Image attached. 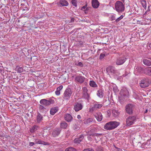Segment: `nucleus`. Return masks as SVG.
<instances>
[{
    "label": "nucleus",
    "instance_id": "obj_28",
    "mask_svg": "<svg viewBox=\"0 0 151 151\" xmlns=\"http://www.w3.org/2000/svg\"><path fill=\"white\" fill-rule=\"evenodd\" d=\"M112 113L114 116L116 117L119 114L120 112L117 109H114L112 110Z\"/></svg>",
    "mask_w": 151,
    "mask_h": 151
},
{
    "label": "nucleus",
    "instance_id": "obj_31",
    "mask_svg": "<svg viewBox=\"0 0 151 151\" xmlns=\"http://www.w3.org/2000/svg\"><path fill=\"white\" fill-rule=\"evenodd\" d=\"M89 85L93 87H97L98 86L96 83L93 81H90Z\"/></svg>",
    "mask_w": 151,
    "mask_h": 151
},
{
    "label": "nucleus",
    "instance_id": "obj_60",
    "mask_svg": "<svg viewBox=\"0 0 151 151\" xmlns=\"http://www.w3.org/2000/svg\"><path fill=\"white\" fill-rule=\"evenodd\" d=\"M144 1V2L145 3V1Z\"/></svg>",
    "mask_w": 151,
    "mask_h": 151
},
{
    "label": "nucleus",
    "instance_id": "obj_8",
    "mask_svg": "<svg viewBox=\"0 0 151 151\" xmlns=\"http://www.w3.org/2000/svg\"><path fill=\"white\" fill-rule=\"evenodd\" d=\"M40 103L42 105L47 106L52 104V101L48 100L45 99H42L40 101Z\"/></svg>",
    "mask_w": 151,
    "mask_h": 151
},
{
    "label": "nucleus",
    "instance_id": "obj_37",
    "mask_svg": "<svg viewBox=\"0 0 151 151\" xmlns=\"http://www.w3.org/2000/svg\"><path fill=\"white\" fill-rule=\"evenodd\" d=\"M83 93H87L88 90L87 88L86 87H84L82 88Z\"/></svg>",
    "mask_w": 151,
    "mask_h": 151
},
{
    "label": "nucleus",
    "instance_id": "obj_12",
    "mask_svg": "<svg viewBox=\"0 0 151 151\" xmlns=\"http://www.w3.org/2000/svg\"><path fill=\"white\" fill-rule=\"evenodd\" d=\"M85 78L81 76H76L75 78V81L76 82H78L80 83H83Z\"/></svg>",
    "mask_w": 151,
    "mask_h": 151
},
{
    "label": "nucleus",
    "instance_id": "obj_45",
    "mask_svg": "<svg viewBox=\"0 0 151 151\" xmlns=\"http://www.w3.org/2000/svg\"><path fill=\"white\" fill-rule=\"evenodd\" d=\"M77 65L80 66L81 67H83V63L81 62H79L78 63Z\"/></svg>",
    "mask_w": 151,
    "mask_h": 151
},
{
    "label": "nucleus",
    "instance_id": "obj_39",
    "mask_svg": "<svg viewBox=\"0 0 151 151\" xmlns=\"http://www.w3.org/2000/svg\"><path fill=\"white\" fill-rule=\"evenodd\" d=\"M123 17V16L122 15H121L120 17L116 19V21L117 22L119 21L120 20L122 19Z\"/></svg>",
    "mask_w": 151,
    "mask_h": 151
},
{
    "label": "nucleus",
    "instance_id": "obj_56",
    "mask_svg": "<svg viewBox=\"0 0 151 151\" xmlns=\"http://www.w3.org/2000/svg\"><path fill=\"white\" fill-rule=\"evenodd\" d=\"M149 47L151 48V43H150L148 45Z\"/></svg>",
    "mask_w": 151,
    "mask_h": 151
},
{
    "label": "nucleus",
    "instance_id": "obj_58",
    "mask_svg": "<svg viewBox=\"0 0 151 151\" xmlns=\"http://www.w3.org/2000/svg\"><path fill=\"white\" fill-rule=\"evenodd\" d=\"M71 20H72V21H74V18H72V19H71Z\"/></svg>",
    "mask_w": 151,
    "mask_h": 151
},
{
    "label": "nucleus",
    "instance_id": "obj_46",
    "mask_svg": "<svg viewBox=\"0 0 151 151\" xmlns=\"http://www.w3.org/2000/svg\"><path fill=\"white\" fill-rule=\"evenodd\" d=\"M35 144L34 142H30L29 144V146L30 147H32Z\"/></svg>",
    "mask_w": 151,
    "mask_h": 151
},
{
    "label": "nucleus",
    "instance_id": "obj_30",
    "mask_svg": "<svg viewBox=\"0 0 151 151\" xmlns=\"http://www.w3.org/2000/svg\"><path fill=\"white\" fill-rule=\"evenodd\" d=\"M67 123L65 122H63L60 123V127L63 129H66L68 127Z\"/></svg>",
    "mask_w": 151,
    "mask_h": 151
},
{
    "label": "nucleus",
    "instance_id": "obj_19",
    "mask_svg": "<svg viewBox=\"0 0 151 151\" xmlns=\"http://www.w3.org/2000/svg\"><path fill=\"white\" fill-rule=\"evenodd\" d=\"M110 122L111 124L112 129L117 127L120 124V123L119 122L116 121H111Z\"/></svg>",
    "mask_w": 151,
    "mask_h": 151
},
{
    "label": "nucleus",
    "instance_id": "obj_29",
    "mask_svg": "<svg viewBox=\"0 0 151 151\" xmlns=\"http://www.w3.org/2000/svg\"><path fill=\"white\" fill-rule=\"evenodd\" d=\"M93 119L91 118H88L85 120L84 123L86 124H89L92 122Z\"/></svg>",
    "mask_w": 151,
    "mask_h": 151
},
{
    "label": "nucleus",
    "instance_id": "obj_33",
    "mask_svg": "<svg viewBox=\"0 0 151 151\" xmlns=\"http://www.w3.org/2000/svg\"><path fill=\"white\" fill-rule=\"evenodd\" d=\"M42 116L39 113L38 114L37 117V120L38 122H40L42 119Z\"/></svg>",
    "mask_w": 151,
    "mask_h": 151
},
{
    "label": "nucleus",
    "instance_id": "obj_1",
    "mask_svg": "<svg viewBox=\"0 0 151 151\" xmlns=\"http://www.w3.org/2000/svg\"><path fill=\"white\" fill-rule=\"evenodd\" d=\"M137 117L135 116H129L126 119V126H130L134 124L137 121Z\"/></svg>",
    "mask_w": 151,
    "mask_h": 151
},
{
    "label": "nucleus",
    "instance_id": "obj_36",
    "mask_svg": "<svg viewBox=\"0 0 151 151\" xmlns=\"http://www.w3.org/2000/svg\"><path fill=\"white\" fill-rule=\"evenodd\" d=\"M71 3L73 6L75 7L77 6V4L76 0H72L71 1Z\"/></svg>",
    "mask_w": 151,
    "mask_h": 151
},
{
    "label": "nucleus",
    "instance_id": "obj_20",
    "mask_svg": "<svg viewBox=\"0 0 151 151\" xmlns=\"http://www.w3.org/2000/svg\"><path fill=\"white\" fill-rule=\"evenodd\" d=\"M104 128L107 130H111L112 129L110 122L106 123L104 126Z\"/></svg>",
    "mask_w": 151,
    "mask_h": 151
},
{
    "label": "nucleus",
    "instance_id": "obj_51",
    "mask_svg": "<svg viewBox=\"0 0 151 151\" xmlns=\"http://www.w3.org/2000/svg\"><path fill=\"white\" fill-rule=\"evenodd\" d=\"M39 108L41 109H43V108H44V107L43 106H42V105H40V106Z\"/></svg>",
    "mask_w": 151,
    "mask_h": 151
},
{
    "label": "nucleus",
    "instance_id": "obj_35",
    "mask_svg": "<svg viewBox=\"0 0 151 151\" xmlns=\"http://www.w3.org/2000/svg\"><path fill=\"white\" fill-rule=\"evenodd\" d=\"M65 151H76V150L74 148L70 147L66 148Z\"/></svg>",
    "mask_w": 151,
    "mask_h": 151
},
{
    "label": "nucleus",
    "instance_id": "obj_21",
    "mask_svg": "<svg viewBox=\"0 0 151 151\" xmlns=\"http://www.w3.org/2000/svg\"><path fill=\"white\" fill-rule=\"evenodd\" d=\"M106 71L109 73L113 74L115 73L114 68L113 67L109 66L107 68Z\"/></svg>",
    "mask_w": 151,
    "mask_h": 151
},
{
    "label": "nucleus",
    "instance_id": "obj_11",
    "mask_svg": "<svg viewBox=\"0 0 151 151\" xmlns=\"http://www.w3.org/2000/svg\"><path fill=\"white\" fill-rule=\"evenodd\" d=\"M139 85L142 88L147 87L149 86L148 82L146 79L141 80Z\"/></svg>",
    "mask_w": 151,
    "mask_h": 151
},
{
    "label": "nucleus",
    "instance_id": "obj_16",
    "mask_svg": "<svg viewBox=\"0 0 151 151\" xmlns=\"http://www.w3.org/2000/svg\"><path fill=\"white\" fill-rule=\"evenodd\" d=\"M61 131L60 128H57L54 130L52 133V135L54 137H55L59 135Z\"/></svg>",
    "mask_w": 151,
    "mask_h": 151
},
{
    "label": "nucleus",
    "instance_id": "obj_7",
    "mask_svg": "<svg viewBox=\"0 0 151 151\" xmlns=\"http://www.w3.org/2000/svg\"><path fill=\"white\" fill-rule=\"evenodd\" d=\"M83 107V105L80 103L76 102L74 105V109L76 111L81 110Z\"/></svg>",
    "mask_w": 151,
    "mask_h": 151
},
{
    "label": "nucleus",
    "instance_id": "obj_59",
    "mask_svg": "<svg viewBox=\"0 0 151 151\" xmlns=\"http://www.w3.org/2000/svg\"><path fill=\"white\" fill-rule=\"evenodd\" d=\"M98 134H95V135H96V136H97Z\"/></svg>",
    "mask_w": 151,
    "mask_h": 151
},
{
    "label": "nucleus",
    "instance_id": "obj_26",
    "mask_svg": "<svg viewBox=\"0 0 151 151\" xmlns=\"http://www.w3.org/2000/svg\"><path fill=\"white\" fill-rule=\"evenodd\" d=\"M143 62V63L146 65L150 66L151 65V60L148 59H144Z\"/></svg>",
    "mask_w": 151,
    "mask_h": 151
},
{
    "label": "nucleus",
    "instance_id": "obj_57",
    "mask_svg": "<svg viewBox=\"0 0 151 151\" xmlns=\"http://www.w3.org/2000/svg\"><path fill=\"white\" fill-rule=\"evenodd\" d=\"M147 109H146V110H145V113H147Z\"/></svg>",
    "mask_w": 151,
    "mask_h": 151
},
{
    "label": "nucleus",
    "instance_id": "obj_2",
    "mask_svg": "<svg viewBox=\"0 0 151 151\" xmlns=\"http://www.w3.org/2000/svg\"><path fill=\"white\" fill-rule=\"evenodd\" d=\"M115 10L118 12H122L124 9V6L123 4L121 1H117L115 5Z\"/></svg>",
    "mask_w": 151,
    "mask_h": 151
},
{
    "label": "nucleus",
    "instance_id": "obj_10",
    "mask_svg": "<svg viewBox=\"0 0 151 151\" xmlns=\"http://www.w3.org/2000/svg\"><path fill=\"white\" fill-rule=\"evenodd\" d=\"M102 106V104H99L98 102H96L94 104L92 108H90L89 111L90 112L93 111L94 110L100 109Z\"/></svg>",
    "mask_w": 151,
    "mask_h": 151
},
{
    "label": "nucleus",
    "instance_id": "obj_49",
    "mask_svg": "<svg viewBox=\"0 0 151 151\" xmlns=\"http://www.w3.org/2000/svg\"><path fill=\"white\" fill-rule=\"evenodd\" d=\"M128 73H127L126 71H125V74H123V75H122V76L124 77H125V76H127L128 75Z\"/></svg>",
    "mask_w": 151,
    "mask_h": 151
},
{
    "label": "nucleus",
    "instance_id": "obj_40",
    "mask_svg": "<svg viewBox=\"0 0 151 151\" xmlns=\"http://www.w3.org/2000/svg\"><path fill=\"white\" fill-rule=\"evenodd\" d=\"M149 10H149L148 11V10L147 11L145 12V14H143V17H144V18L145 19H147L146 17V15L147 14V13L148 12V11H149Z\"/></svg>",
    "mask_w": 151,
    "mask_h": 151
},
{
    "label": "nucleus",
    "instance_id": "obj_13",
    "mask_svg": "<svg viewBox=\"0 0 151 151\" xmlns=\"http://www.w3.org/2000/svg\"><path fill=\"white\" fill-rule=\"evenodd\" d=\"M94 116L98 121L101 122L102 120V115L100 112L96 113L94 115Z\"/></svg>",
    "mask_w": 151,
    "mask_h": 151
},
{
    "label": "nucleus",
    "instance_id": "obj_24",
    "mask_svg": "<svg viewBox=\"0 0 151 151\" xmlns=\"http://www.w3.org/2000/svg\"><path fill=\"white\" fill-rule=\"evenodd\" d=\"M144 73L148 75L151 76V67L144 69Z\"/></svg>",
    "mask_w": 151,
    "mask_h": 151
},
{
    "label": "nucleus",
    "instance_id": "obj_9",
    "mask_svg": "<svg viewBox=\"0 0 151 151\" xmlns=\"http://www.w3.org/2000/svg\"><path fill=\"white\" fill-rule=\"evenodd\" d=\"M120 94L122 96L128 97L129 96V92L126 88H123L121 89L120 92Z\"/></svg>",
    "mask_w": 151,
    "mask_h": 151
},
{
    "label": "nucleus",
    "instance_id": "obj_14",
    "mask_svg": "<svg viewBox=\"0 0 151 151\" xmlns=\"http://www.w3.org/2000/svg\"><path fill=\"white\" fill-rule=\"evenodd\" d=\"M34 140L35 142V144H39L43 145H49V143L47 142H45L42 141L40 139H34Z\"/></svg>",
    "mask_w": 151,
    "mask_h": 151
},
{
    "label": "nucleus",
    "instance_id": "obj_34",
    "mask_svg": "<svg viewBox=\"0 0 151 151\" xmlns=\"http://www.w3.org/2000/svg\"><path fill=\"white\" fill-rule=\"evenodd\" d=\"M83 98L88 100L89 99V97L87 92L83 93Z\"/></svg>",
    "mask_w": 151,
    "mask_h": 151
},
{
    "label": "nucleus",
    "instance_id": "obj_15",
    "mask_svg": "<svg viewBox=\"0 0 151 151\" xmlns=\"http://www.w3.org/2000/svg\"><path fill=\"white\" fill-rule=\"evenodd\" d=\"M92 7L95 9L97 8L99 5V2L98 0H92L91 1Z\"/></svg>",
    "mask_w": 151,
    "mask_h": 151
},
{
    "label": "nucleus",
    "instance_id": "obj_61",
    "mask_svg": "<svg viewBox=\"0 0 151 151\" xmlns=\"http://www.w3.org/2000/svg\"><path fill=\"white\" fill-rule=\"evenodd\" d=\"M0 137H2V136L0 135Z\"/></svg>",
    "mask_w": 151,
    "mask_h": 151
},
{
    "label": "nucleus",
    "instance_id": "obj_43",
    "mask_svg": "<svg viewBox=\"0 0 151 151\" xmlns=\"http://www.w3.org/2000/svg\"><path fill=\"white\" fill-rule=\"evenodd\" d=\"M105 56V55L104 54L101 53L100 54L99 56V58L100 59H103Z\"/></svg>",
    "mask_w": 151,
    "mask_h": 151
},
{
    "label": "nucleus",
    "instance_id": "obj_18",
    "mask_svg": "<svg viewBox=\"0 0 151 151\" xmlns=\"http://www.w3.org/2000/svg\"><path fill=\"white\" fill-rule=\"evenodd\" d=\"M72 118L71 116L68 114H66L64 116L65 119L68 122L71 121L72 120Z\"/></svg>",
    "mask_w": 151,
    "mask_h": 151
},
{
    "label": "nucleus",
    "instance_id": "obj_53",
    "mask_svg": "<svg viewBox=\"0 0 151 151\" xmlns=\"http://www.w3.org/2000/svg\"><path fill=\"white\" fill-rule=\"evenodd\" d=\"M117 151H122V150L119 148H117Z\"/></svg>",
    "mask_w": 151,
    "mask_h": 151
},
{
    "label": "nucleus",
    "instance_id": "obj_17",
    "mask_svg": "<svg viewBox=\"0 0 151 151\" xmlns=\"http://www.w3.org/2000/svg\"><path fill=\"white\" fill-rule=\"evenodd\" d=\"M84 137L82 134H81L78 138H75L74 140L75 143L79 144L83 140V139Z\"/></svg>",
    "mask_w": 151,
    "mask_h": 151
},
{
    "label": "nucleus",
    "instance_id": "obj_5",
    "mask_svg": "<svg viewBox=\"0 0 151 151\" xmlns=\"http://www.w3.org/2000/svg\"><path fill=\"white\" fill-rule=\"evenodd\" d=\"M143 72L144 73V69L142 68L137 65L135 66L134 73L135 75H139Z\"/></svg>",
    "mask_w": 151,
    "mask_h": 151
},
{
    "label": "nucleus",
    "instance_id": "obj_25",
    "mask_svg": "<svg viewBox=\"0 0 151 151\" xmlns=\"http://www.w3.org/2000/svg\"><path fill=\"white\" fill-rule=\"evenodd\" d=\"M60 4L62 6H67L68 5V2L65 0H60Z\"/></svg>",
    "mask_w": 151,
    "mask_h": 151
},
{
    "label": "nucleus",
    "instance_id": "obj_48",
    "mask_svg": "<svg viewBox=\"0 0 151 151\" xmlns=\"http://www.w3.org/2000/svg\"><path fill=\"white\" fill-rule=\"evenodd\" d=\"M96 151H103L101 147H98L96 149Z\"/></svg>",
    "mask_w": 151,
    "mask_h": 151
},
{
    "label": "nucleus",
    "instance_id": "obj_41",
    "mask_svg": "<svg viewBox=\"0 0 151 151\" xmlns=\"http://www.w3.org/2000/svg\"><path fill=\"white\" fill-rule=\"evenodd\" d=\"M78 44L79 46L81 47L83 45V42L81 41H80L78 43Z\"/></svg>",
    "mask_w": 151,
    "mask_h": 151
},
{
    "label": "nucleus",
    "instance_id": "obj_3",
    "mask_svg": "<svg viewBox=\"0 0 151 151\" xmlns=\"http://www.w3.org/2000/svg\"><path fill=\"white\" fill-rule=\"evenodd\" d=\"M72 94L71 89L69 88H67L65 90L63 94V99L64 101H68L70 97Z\"/></svg>",
    "mask_w": 151,
    "mask_h": 151
},
{
    "label": "nucleus",
    "instance_id": "obj_6",
    "mask_svg": "<svg viewBox=\"0 0 151 151\" xmlns=\"http://www.w3.org/2000/svg\"><path fill=\"white\" fill-rule=\"evenodd\" d=\"M127 58L124 56L120 57L117 59L116 61V64L118 65L123 64L126 61Z\"/></svg>",
    "mask_w": 151,
    "mask_h": 151
},
{
    "label": "nucleus",
    "instance_id": "obj_22",
    "mask_svg": "<svg viewBox=\"0 0 151 151\" xmlns=\"http://www.w3.org/2000/svg\"><path fill=\"white\" fill-rule=\"evenodd\" d=\"M58 110V107H54L52 108L50 110V114L51 115H54Z\"/></svg>",
    "mask_w": 151,
    "mask_h": 151
},
{
    "label": "nucleus",
    "instance_id": "obj_55",
    "mask_svg": "<svg viewBox=\"0 0 151 151\" xmlns=\"http://www.w3.org/2000/svg\"><path fill=\"white\" fill-rule=\"evenodd\" d=\"M143 7H144L145 9H146V4H145V5H143Z\"/></svg>",
    "mask_w": 151,
    "mask_h": 151
},
{
    "label": "nucleus",
    "instance_id": "obj_32",
    "mask_svg": "<svg viewBox=\"0 0 151 151\" xmlns=\"http://www.w3.org/2000/svg\"><path fill=\"white\" fill-rule=\"evenodd\" d=\"M16 70L18 73H20L23 71V69L22 67H20L19 66H17Z\"/></svg>",
    "mask_w": 151,
    "mask_h": 151
},
{
    "label": "nucleus",
    "instance_id": "obj_38",
    "mask_svg": "<svg viewBox=\"0 0 151 151\" xmlns=\"http://www.w3.org/2000/svg\"><path fill=\"white\" fill-rule=\"evenodd\" d=\"M10 138V137L9 136H6L4 137L3 139L5 141H9Z\"/></svg>",
    "mask_w": 151,
    "mask_h": 151
},
{
    "label": "nucleus",
    "instance_id": "obj_54",
    "mask_svg": "<svg viewBox=\"0 0 151 151\" xmlns=\"http://www.w3.org/2000/svg\"><path fill=\"white\" fill-rule=\"evenodd\" d=\"M2 91V88L0 87V94L1 93V91Z\"/></svg>",
    "mask_w": 151,
    "mask_h": 151
},
{
    "label": "nucleus",
    "instance_id": "obj_42",
    "mask_svg": "<svg viewBox=\"0 0 151 151\" xmlns=\"http://www.w3.org/2000/svg\"><path fill=\"white\" fill-rule=\"evenodd\" d=\"M63 88V86L62 85H60L59 87H58L57 88V90L60 91Z\"/></svg>",
    "mask_w": 151,
    "mask_h": 151
},
{
    "label": "nucleus",
    "instance_id": "obj_52",
    "mask_svg": "<svg viewBox=\"0 0 151 151\" xmlns=\"http://www.w3.org/2000/svg\"><path fill=\"white\" fill-rule=\"evenodd\" d=\"M77 118L78 119H80L81 118V116L80 115H78L77 116Z\"/></svg>",
    "mask_w": 151,
    "mask_h": 151
},
{
    "label": "nucleus",
    "instance_id": "obj_47",
    "mask_svg": "<svg viewBox=\"0 0 151 151\" xmlns=\"http://www.w3.org/2000/svg\"><path fill=\"white\" fill-rule=\"evenodd\" d=\"M55 94L56 95H57V96H59L60 94V91H59L56 90V91H55Z\"/></svg>",
    "mask_w": 151,
    "mask_h": 151
},
{
    "label": "nucleus",
    "instance_id": "obj_23",
    "mask_svg": "<svg viewBox=\"0 0 151 151\" xmlns=\"http://www.w3.org/2000/svg\"><path fill=\"white\" fill-rule=\"evenodd\" d=\"M39 127L38 126L34 125L30 129V131L31 133H34L39 128Z\"/></svg>",
    "mask_w": 151,
    "mask_h": 151
},
{
    "label": "nucleus",
    "instance_id": "obj_4",
    "mask_svg": "<svg viewBox=\"0 0 151 151\" xmlns=\"http://www.w3.org/2000/svg\"><path fill=\"white\" fill-rule=\"evenodd\" d=\"M134 108V106L133 104H128L127 105L125 106V111L128 114H132L133 113V110Z\"/></svg>",
    "mask_w": 151,
    "mask_h": 151
},
{
    "label": "nucleus",
    "instance_id": "obj_27",
    "mask_svg": "<svg viewBox=\"0 0 151 151\" xmlns=\"http://www.w3.org/2000/svg\"><path fill=\"white\" fill-rule=\"evenodd\" d=\"M97 95L100 98H102L103 96V91L101 89H99L97 91Z\"/></svg>",
    "mask_w": 151,
    "mask_h": 151
},
{
    "label": "nucleus",
    "instance_id": "obj_50",
    "mask_svg": "<svg viewBox=\"0 0 151 151\" xmlns=\"http://www.w3.org/2000/svg\"><path fill=\"white\" fill-rule=\"evenodd\" d=\"M86 8V6H84L82 7L81 10H83V9H85Z\"/></svg>",
    "mask_w": 151,
    "mask_h": 151
},
{
    "label": "nucleus",
    "instance_id": "obj_44",
    "mask_svg": "<svg viewBox=\"0 0 151 151\" xmlns=\"http://www.w3.org/2000/svg\"><path fill=\"white\" fill-rule=\"evenodd\" d=\"M83 151H94L93 150L92 148H88L85 149L83 150Z\"/></svg>",
    "mask_w": 151,
    "mask_h": 151
}]
</instances>
